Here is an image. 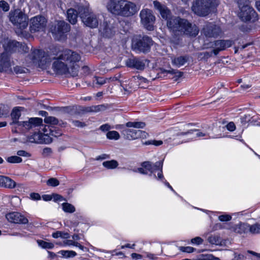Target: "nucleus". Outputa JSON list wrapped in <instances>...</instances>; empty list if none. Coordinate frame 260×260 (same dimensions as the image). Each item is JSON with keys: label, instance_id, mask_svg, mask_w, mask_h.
Masks as SVG:
<instances>
[{"label": "nucleus", "instance_id": "1", "mask_svg": "<svg viewBox=\"0 0 260 260\" xmlns=\"http://www.w3.org/2000/svg\"><path fill=\"white\" fill-rule=\"evenodd\" d=\"M54 61L52 64L54 72L58 75H70L76 77L78 75L81 59L80 55L71 50H65L56 57H52Z\"/></svg>", "mask_w": 260, "mask_h": 260}, {"label": "nucleus", "instance_id": "2", "mask_svg": "<svg viewBox=\"0 0 260 260\" xmlns=\"http://www.w3.org/2000/svg\"><path fill=\"white\" fill-rule=\"evenodd\" d=\"M167 26L169 30L175 35L186 34L196 36L199 29L198 27L190 23L187 20L179 17L172 16L167 20Z\"/></svg>", "mask_w": 260, "mask_h": 260}, {"label": "nucleus", "instance_id": "3", "mask_svg": "<svg viewBox=\"0 0 260 260\" xmlns=\"http://www.w3.org/2000/svg\"><path fill=\"white\" fill-rule=\"evenodd\" d=\"M107 8L112 13L124 17L133 16L139 10L135 3L125 1L110 0Z\"/></svg>", "mask_w": 260, "mask_h": 260}, {"label": "nucleus", "instance_id": "4", "mask_svg": "<svg viewBox=\"0 0 260 260\" xmlns=\"http://www.w3.org/2000/svg\"><path fill=\"white\" fill-rule=\"evenodd\" d=\"M238 4L239 9L238 15L242 21L254 22L258 20V15L250 6L249 1L238 0Z\"/></svg>", "mask_w": 260, "mask_h": 260}, {"label": "nucleus", "instance_id": "5", "mask_svg": "<svg viewBox=\"0 0 260 260\" xmlns=\"http://www.w3.org/2000/svg\"><path fill=\"white\" fill-rule=\"evenodd\" d=\"M219 4L217 0H195L191 7L192 11L200 16H206Z\"/></svg>", "mask_w": 260, "mask_h": 260}, {"label": "nucleus", "instance_id": "6", "mask_svg": "<svg viewBox=\"0 0 260 260\" xmlns=\"http://www.w3.org/2000/svg\"><path fill=\"white\" fill-rule=\"evenodd\" d=\"M52 58L42 50L35 49L27 57V60L38 67L45 69L50 63Z\"/></svg>", "mask_w": 260, "mask_h": 260}, {"label": "nucleus", "instance_id": "7", "mask_svg": "<svg viewBox=\"0 0 260 260\" xmlns=\"http://www.w3.org/2000/svg\"><path fill=\"white\" fill-rule=\"evenodd\" d=\"M10 21L15 26L23 29L28 25V17L25 12L20 9L12 10L9 13Z\"/></svg>", "mask_w": 260, "mask_h": 260}, {"label": "nucleus", "instance_id": "8", "mask_svg": "<svg viewBox=\"0 0 260 260\" xmlns=\"http://www.w3.org/2000/svg\"><path fill=\"white\" fill-rule=\"evenodd\" d=\"M79 14L84 25L91 28H96L99 25L97 16L90 11L88 7L79 6Z\"/></svg>", "mask_w": 260, "mask_h": 260}, {"label": "nucleus", "instance_id": "9", "mask_svg": "<svg viewBox=\"0 0 260 260\" xmlns=\"http://www.w3.org/2000/svg\"><path fill=\"white\" fill-rule=\"evenodd\" d=\"M153 43V42L150 37L144 36L134 40L132 47L134 50L137 52L146 53L150 51Z\"/></svg>", "mask_w": 260, "mask_h": 260}, {"label": "nucleus", "instance_id": "10", "mask_svg": "<svg viewBox=\"0 0 260 260\" xmlns=\"http://www.w3.org/2000/svg\"><path fill=\"white\" fill-rule=\"evenodd\" d=\"M50 31L54 38L59 40L64 35L70 31L71 27L70 24L63 20L56 21L50 27Z\"/></svg>", "mask_w": 260, "mask_h": 260}, {"label": "nucleus", "instance_id": "11", "mask_svg": "<svg viewBox=\"0 0 260 260\" xmlns=\"http://www.w3.org/2000/svg\"><path fill=\"white\" fill-rule=\"evenodd\" d=\"M141 22L143 26L148 30L154 29L155 17L152 10L148 9H142L140 13Z\"/></svg>", "mask_w": 260, "mask_h": 260}, {"label": "nucleus", "instance_id": "12", "mask_svg": "<svg viewBox=\"0 0 260 260\" xmlns=\"http://www.w3.org/2000/svg\"><path fill=\"white\" fill-rule=\"evenodd\" d=\"M47 19L45 17L38 15L30 19V28L31 31L36 32L43 30L47 25Z\"/></svg>", "mask_w": 260, "mask_h": 260}, {"label": "nucleus", "instance_id": "13", "mask_svg": "<svg viewBox=\"0 0 260 260\" xmlns=\"http://www.w3.org/2000/svg\"><path fill=\"white\" fill-rule=\"evenodd\" d=\"M11 66L10 53L6 51L0 54V72L13 73Z\"/></svg>", "mask_w": 260, "mask_h": 260}, {"label": "nucleus", "instance_id": "14", "mask_svg": "<svg viewBox=\"0 0 260 260\" xmlns=\"http://www.w3.org/2000/svg\"><path fill=\"white\" fill-rule=\"evenodd\" d=\"M234 44V41L231 40H218L211 43V47L213 48L214 54L217 55L220 51L231 47Z\"/></svg>", "mask_w": 260, "mask_h": 260}, {"label": "nucleus", "instance_id": "15", "mask_svg": "<svg viewBox=\"0 0 260 260\" xmlns=\"http://www.w3.org/2000/svg\"><path fill=\"white\" fill-rule=\"evenodd\" d=\"M203 33L206 37L215 38L221 34V30L219 26L210 23L203 28Z\"/></svg>", "mask_w": 260, "mask_h": 260}, {"label": "nucleus", "instance_id": "16", "mask_svg": "<svg viewBox=\"0 0 260 260\" xmlns=\"http://www.w3.org/2000/svg\"><path fill=\"white\" fill-rule=\"evenodd\" d=\"M123 134L127 139H136L139 138H146L148 134L141 130L126 128L123 131Z\"/></svg>", "mask_w": 260, "mask_h": 260}, {"label": "nucleus", "instance_id": "17", "mask_svg": "<svg viewBox=\"0 0 260 260\" xmlns=\"http://www.w3.org/2000/svg\"><path fill=\"white\" fill-rule=\"evenodd\" d=\"M6 218L11 222L15 223L26 224L28 222V219L21 213L13 212L6 215Z\"/></svg>", "mask_w": 260, "mask_h": 260}, {"label": "nucleus", "instance_id": "18", "mask_svg": "<svg viewBox=\"0 0 260 260\" xmlns=\"http://www.w3.org/2000/svg\"><path fill=\"white\" fill-rule=\"evenodd\" d=\"M153 3L155 9L159 12L163 19L168 20L172 17L170 10L165 5H162L157 1H154Z\"/></svg>", "mask_w": 260, "mask_h": 260}, {"label": "nucleus", "instance_id": "19", "mask_svg": "<svg viewBox=\"0 0 260 260\" xmlns=\"http://www.w3.org/2000/svg\"><path fill=\"white\" fill-rule=\"evenodd\" d=\"M126 64L129 68H135L137 70H143L144 69L145 63L138 58H129L126 61Z\"/></svg>", "mask_w": 260, "mask_h": 260}, {"label": "nucleus", "instance_id": "20", "mask_svg": "<svg viewBox=\"0 0 260 260\" xmlns=\"http://www.w3.org/2000/svg\"><path fill=\"white\" fill-rule=\"evenodd\" d=\"M141 166L143 168L150 172L151 174L155 171L159 170V169H161L162 168L163 161H157L154 164H153L150 161H144L142 162Z\"/></svg>", "mask_w": 260, "mask_h": 260}, {"label": "nucleus", "instance_id": "21", "mask_svg": "<svg viewBox=\"0 0 260 260\" xmlns=\"http://www.w3.org/2000/svg\"><path fill=\"white\" fill-rule=\"evenodd\" d=\"M16 186V183L10 178L3 175L0 176V187L13 189Z\"/></svg>", "mask_w": 260, "mask_h": 260}, {"label": "nucleus", "instance_id": "22", "mask_svg": "<svg viewBox=\"0 0 260 260\" xmlns=\"http://www.w3.org/2000/svg\"><path fill=\"white\" fill-rule=\"evenodd\" d=\"M22 47L23 50L25 52H27L28 50V48L25 45H22L18 42L16 41H10L7 45V50L9 51L15 52L16 51H19V48Z\"/></svg>", "mask_w": 260, "mask_h": 260}, {"label": "nucleus", "instance_id": "23", "mask_svg": "<svg viewBox=\"0 0 260 260\" xmlns=\"http://www.w3.org/2000/svg\"><path fill=\"white\" fill-rule=\"evenodd\" d=\"M108 108V105H93L86 107L84 111L86 112H99L105 111Z\"/></svg>", "mask_w": 260, "mask_h": 260}, {"label": "nucleus", "instance_id": "24", "mask_svg": "<svg viewBox=\"0 0 260 260\" xmlns=\"http://www.w3.org/2000/svg\"><path fill=\"white\" fill-rule=\"evenodd\" d=\"M67 18L71 23L75 24L77 21V12L74 9H69L67 11Z\"/></svg>", "mask_w": 260, "mask_h": 260}, {"label": "nucleus", "instance_id": "25", "mask_svg": "<svg viewBox=\"0 0 260 260\" xmlns=\"http://www.w3.org/2000/svg\"><path fill=\"white\" fill-rule=\"evenodd\" d=\"M21 115L20 111L18 108H14L11 114V118L12 119V122L10 124L11 125L15 124L16 125V127L18 126V123H20V121H18V119Z\"/></svg>", "mask_w": 260, "mask_h": 260}, {"label": "nucleus", "instance_id": "26", "mask_svg": "<svg viewBox=\"0 0 260 260\" xmlns=\"http://www.w3.org/2000/svg\"><path fill=\"white\" fill-rule=\"evenodd\" d=\"M249 229V224L245 223H240L234 227V231L239 234H243L247 232Z\"/></svg>", "mask_w": 260, "mask_h": 260}, {"label": "nucleus", "instance_id": "27", "mask_svg": "<svg viewBox=\"0 0 260 260\" xmlns=\"http://www.w3.org/2000/svg\"><path fill=\"white\" fill-rule=\"evenodd\" d=\"M104 28L103 33L106 37H111L115 33V31L113 28L107 22H104Z\"/></svg>", "mask_w": 260, "mask_h": 260}, {"label": "nucleus", "instance_id": "28", "mask_svg": "<svg viewBox=\"0 0 260 260\" xmlns=\"http://www.w3.org/2000/svg\"><path fill=\"white\" fill-rule=\"evenodd\" d=\"M22 131H28L31 129L29 118L28 121H20V123H18L17 127H16Z\"/></svg>", "mask_w": 260, "mask_h": 260}, {"label": "nucleus", "instance_id": "29", "mask_svg": "<svg viewBox=\"0 0 260 260\" xmlns=\"http://www.w3.org/2000/svg\"><path fill=\"white\" fill-rule=\"evenodd\" d=\"M187 59L188 58L185 56H179L174 58L172 60V62L177 67H180L183 65L187 61Z\"/></svg>", "mask_w": 260, "mask_h": 260}, {"label": "nucleus", "instance_id": "30", "mask_svg": "<svg viewBox=\"0 0 260 260\" xmlns=\"http://www.w3.org/2000/svg\"><path fill=\"white\" fill-rule=\"evenodd\" d=\"M31 129L42 125L43 120L41 118L34 117L29 118Z\"/></svg>", "mask_w": 260, "mask_h": 260}, {"label": "nucleus", "instance_id": "31", "mask_svg": "<svg viewBox=\"0 0 260 260\" xmlns=\"http://www.w3.org/2000/svg\"><path fill=\"white\" fill-rule=\"evenodd\" d=\"M103 165L108 169H113L118 166V163L115 160H111L104 161Z\"/></svg>", "mask_w": 260, "mask_h": 260}, {"label": "nucleus", "instance_id": "32", "mask_svg": "<svg viewBox=\"0 0 260 260\" xmlns=\"http://www.w3.org/2000/svg\"><path fill=\"white\" fill-rule=\"evenodd\" d=\"M248 231L252 234H257L260 233V224L256 223L252 225L249 224Z\"/></svg>", "mask_w": 260, "mask_h": 260}, {"label": "nucleus", "instance_id": "33", "mask_svg": "<svg viewBox=\"0 0 260 260\" xmlns=\"http://www.w3.org/2000/svg\"><path fill=\"white\" fill-rule=\"evenodd\" d=\"M62 209L65 212L73 213L75 211V207L72 204L68 203H64L62 204Z\"/></svg>", "mask_w": 260, "mask_h": 260}, {"label": "nucleus", "instance_id": "34", "mask_svg": "<svg viewBox=\"0 0 260 260\" xmlns=\"http://www.w3.org/2000/svg\"><path fill=\"white\" fill-rule=\"evenodd\" d=\"M145 123L143 122H128L126 123V126L127 127H135V128H143L145 126Z\"/></svg>", "mask_w": 260, "mask_h": 260}, {"label": "nucleus", "instance_id": "35", "mask_svg": "<svg viewBox=\"0 0 260 260\" xmlns=\"http://www.w3.org/2000/svg\"><path fill=\"white\" fill-rule=\"evenodd\" d=\"M208 242L211 244L218 245L220 243V238L217 235H211L208 238Z\"/></svg>", "mask_w": 260, "mask_h": 260}, {"label": "nucleus", "instance_id": "36", "mask_svg": "<svg viewBox=\"0 0 260 260\" xmlns=\"http://www.w3.org/2000/svg\"><path fill=\"white\" fill-rule=\"evenodd\" d=\"M52 237L54 238H57L61 237L64 239H68L70 238V235L67 232H63L61 231H57L52 234Z\"/></svg>", "mask_w": 260, "mask_h": 260}, {"label": "nucleus", "instance_id": "37", "mask_svg": "<svg viewBox=\"0 0 260 260\" xmlns=\"http://www.w3.org/2000/svg\"><path fill=\"white\" fill-rule=\"evenodd\" d=\"M163 73H169L172 75H175V77L176 78L175 79L176 80L178 78L182 77L183 75V73L178 71H176L174 69H171L169 70H163L162 71Z\"/></svg>", "mask_w": 260, "mask_h": 260}, {"label": "nucleus", "instance_id": "38", "mask_svg": "<svg viewBox=\"0 0 260 260\" xmlns=\"http://www.w3.org/2000/svg\"><path fill=\"white\" fill-rule=\"evenodd\" d=\"M250 46L248 48V50L252 51L253 50V47L252 46V43H247L245 45H242L241 47H235V53H238V51H240L241 52H243L244 50V49Z\"/></svg>", "mask_w": 260, "mask_h": 260}, {"label": "nucleus", "instance_id": "39", "mask_svg": "<svg viewBox=\"0 0 260 260\" xmlns=\"http://www.w3.org/2000/svg\"><path fill=\"white\" fill-rule=\"evenodd\" d=\"M6 160L11 164L20 163L22 161V159L18 156H11L7 157Z\"/></svg>", "mask_w": 260, "mask_h": 260}, {"label": "nucleus", "instance_id": "40", "mask_svg": "<svg viewBox=\"0 0 260 260\" xmlns=\"http://www.w3.org/2000/svg\"><path fill=\"white\" fill-rule=\"evenodd\" d=\"M107 137L109 139L118 140L120 138L119 133L116 131H110L107 133Z\"/></svg>", "mask_w": 260, "mask_h": 260}, {"label": "nucleus", "instance_id": "41", "mask_svg": "<svg viewBox=\"0 0 260 260\" xmlns=\"http://www.w3.org/2000/svg\"><path fill=\"white\" fill-rule=\"evenodd\" d=\"M134 78L135 80H138V82H139V85L141 88H145V86H146L148 83L147 79L141 76H139L137 77L136 78Z\"/></svg>", "mask_w": 260, "mask_h": 260}, {"label": "nucleus", "instance_id": "42", "mask_svg": "<svg viewBox=\"0 0 260 260\" xmlns=\"http://www.w3.org/2000/svg\"><path fill=\"white\" fill-rule=\"evenodd\" d=\"M38 243L44 248L52 249L54 247V244L53 243L47 242L43 240H38Z\"/></svg>", "mask_w": 260, "mask_h": 260}, {"label": "nucleus", "instance_id": "43", "mask_svg": "<svg viewBox=\"0 0 260 260\" xmlns=\"http://www.w3.org/2000/svg\"><path fill=\"white\" fill-rule=\"evenodd\" d=\"M44 122L46 123L56 125L58 123V120L55 117L48 116L44 119Z\"/></svg>", "mask_w": 260, "mask_h": 260}, {"label": "nucleus", "instance_id": "44", "mask_svg": "<svg viewBox=\"0 0 260 260\" xmlns=\"http://www.w3.org/2000/svg\"><path fill=\"white\" fill-rule=\"evenodd\" d=\"M109 79H104L103 77H94L93 82V83L98 84L100 86L103 85L105 84L107 80Z\"/></svg>", "mask_w": 260, "mask_h": 260}, {"label": "nucleus", "instance_id": "45", "mask_svg": "<svg viewBox=\"0 0 260 260\" xmlns=\"http://www.w3.org/2000/svg\"><path fill=\"white\" fill-rule=\"evenodd\" d=\"M59 253L63 256L66 257H74L76 255V253L74 251L61 250Z\"/></svg>", "mask_w": 260, "mask_h": 260}, {"label": "nucleus", "instance_id": "46", "mask_svg": "<svg viewBox=\"0 0 260 260\" xmlns=\"http://www.w3.org/2000/svg\"><path fill=\"white\" fill-rule=\"evenodd\" d=\"M47 184L49 186L55 187L59 184V181L55 178H51L47 181Z\"/></svg>", "mask_w": 260, "mask_h": 260}, {"label": "nucleus", "instance_id": "47", "mask_svg": "<svg viewBox=\"0 0 260 260\" xmlns=\"http://www.w3.org/2000/svg\"><path fill=\"white\" fill-rule=\"evenodd\" d=\"M26 71H28L27 69L18 66L14 68V72L17 75L25 73Z\"/></svg>", "mask_w": 260, "mask_h": 260}, {"label": "nucleus", "instance_id": "48", "mask_svg": "<svg viewBox=\"0 0 260 260\" xmlns=\"http://www.w3.org/2000/svg\"><path fill=\"white\" fill-rule=\"evenodd\" d=\"M0 8H2L4 12H8L10 9V6L6 1L2 0L0 1Z\"/></svg>", "mask_w": 260, "mask_h": 260}, {"label": "nucleus", "instance_id": "49", "mask_svg": "<svg viewBox=\"0 0 260 260\" xmlns=\"http://www.w3.org/2000/svg\"><path fill=\"white\" fill-rule=\"evenodd\" d=\"M163 144V142L161 140H150L145 142V144L148 145H153L156 146H160Z\"/></svg>", "mask_w": 260, "mask_h": 260}, {"label": "nucleus", "instance_id": "50", "mask_svg": "<svg viewBox=\"0 0 260 260\" xmlns=\"http://www.w3.org/2000/svg\"><path fill=\"white\" fill-rule=\"evenodd\" d=\"M179 249L180 251L187 253H191L195 250V249L194 248L190 246H180L179 247Z\"/></svg>", "mask_w": 260, "mask_h": 260}, {"label": "nucleus", "instance_id": "51", "mask_svg": "<svg viewBox=\"0 0 260 260\" xmlns=\"http://www.w3.org/2000/svg\"><path fill=\"white\" fill-rule=\"evenodd\" d=\"M72 122L74 126L78 127H83L86 125L84 122L80 121L79 120H72Z\"/></svg>", "mask_w": 260, "mask_h": 260}, {"label": "nucleus", "instance_id": "52", "mask_svg": "<svg viewBox=\"0 0 260 260\" xmlns=\"http://www.w3.org/2000/svg\"><path fill=\"white\" fill-rule=\"evenodd\" d=\"M218 219L221 221H228L232 219V217L229 215H221L218 217Z\"/></svg>", "mask_w": 260, "mask_h": 260}, {"label": "nucleus", "instance_id": "53", "mask_svg": "<svg viewBox=\"0 0 260 260\" xmlns=\"http://www.w3.org/2000/svg\"><path fill=\"white\" fill-rule=\"evenodd\" d=\"M213 54H214L213 49L210 52L205 51L201 53L200 55L203 56V58H208L211 57Z\"/></svg>", "mask_w": 260, "mask_h": 260}, {"label": "nucleus", "instance_id": "54", "mask_svg": "<svg viewBox=\"0 0 260 260\" xmlns=\"http://www.w3.org/2000/svg\"><path fill=\"white\" fill-rule=\"evenodd\" d=\"M30 199L32 200H40L41 196L38 193L32 192L30 194Z\"/></svg>", "mask_w": 260, "mask_h": 260}, {"label": "nucleus", "instance_id": "55", "mask_svg": "<svg viewBox=\"0 0 260 260\" xmlns=\"http://www.w3.org/2000/svg\"><path fill=\"white\" fill-rule=\"evenodd\" d=\"M191 242L192 243L196 244L197 245H199L203 243V240L199 237H197L194 238L192 239L191 240Z\"/></svg>", "mask_w": 260, "mask_h": 260}, {"label": "nucleus", "instance_id": "56", "mask_svg": "<svg viewBox=\"0 0 260 260\" xmlns=\"http://www.w3.org/2000/svg\"><path fill=\"white\" fill-rule=\"evenodd\" d=\"M17 154L18 156H25V157H29L30 156V154L27 152L26 151L24 150H19L17 152Z\"/></svg>", "mask_w": 260, "mask_h": 260}, {"label": "nucleus", "instance_id": "57", "mask_svg": "<svg viewBox=\"0 0 260 260\" xmlns=\"http://www.w3.org/2000/svg\"><path fill=\"white\" fill-rule=\"evenodd\" d=\"M227 129L230 131H234L236 129V126L233 122H230L226 125Z\"/></svg>", "mask_w": 260, "mask_h": 260}, {"label": "nucleus", "instance_id": "58", "mask_svg": "<svg viewBox=\"0 0 260 260\" xmlns=\"http://www.w3.org/2000/svg\"><path fill=\"white\" fill-rule=\"evenodd\" d=\"M52 149L50 148H45L43 150V155L44 156H48L52 153Z\"/></svg>", "mask_w": 260, "mask_h": 260}, {"label": "nucleus", "instance_id": "59", "mask_svg": "<svg viewBox=\"0 0 260 260\" xmlns=\"http://www.w3.org/2000/svg\"><path fill=\"white\" fill-rule=\"evenodd\" d=\"M111 128V126L108 124H105L101 125L100 127V129L103 132H106L109 130Z\"/></svg>", "mask_w": 260, "mask_h": 260}, {"label": "nucleus", "instance_id": "60", "mask_svg": "<svg viewBox=\"0 0 260 260\" xmlns=\"http://www.w3.org/2000/svg\"><path fill=\"white\" fill-rule=\"evenodd\" d=\"M53 197L55 201L65 200L63 197L58 194H53Z\"/></svg>", "mask_w": 260, "mask_h": 260}, {"label": "nucleus", "instance_id": "61", "mask_svg": "<svg viewBox=\"0 0 260 260\" xmlns=\"http://www.w3.org/2000/svg\"><path fill=\"white\" fill-rule=\"evenodd\" d=\"M235 255L234 258L232 260H242L244 258V256L240 254H237L236 252L234 253Z\"/></svg>", "mask_w": 260, "mask_h": 260}, {"label": "nucleus", "instance_id": "62", "mask_svg": "<svg viewBox=\"0 0 260 260\" xmlns=\"http://www.w3.org/2000/svg\"><path fill=\"white\" fill-rule=\"evenodd\" d=\"M240 123L242 125L245 124L247 122V116L246 115H244V116L241 117L240 118Z\"/></svg>", "mask_w": 260, "mask_h": 260}, {"label": "nucleus", "instance_id": "63", "mask_svg": "<svg viewBox=\"0 0 260 260\" xmlns=\"http://www.w3.org/2000/svg\"><path fill=\"white\" fill-rule=\"evenodd\" d=\"M131 256L133 258L140 259L142 258V255L136 253H133L131 254Z\"/></svg>", "mask_w": 260, "mask_h": 260}, {"label": "nucleus", "instance_id": "64", "mask_svg": "<svg viewBox=\"0 0 260 260\" xmlns=\"http://www.w3.org/2000/svg\"><path fill=\"white\" fill-rule=\"evenodd\" d=\"M75 242H75V241H74L73 240H67L64 241V245H74V246H75Z\"/></svg>", "mask_w": 260, "mask_h": 260}]
</instances>
